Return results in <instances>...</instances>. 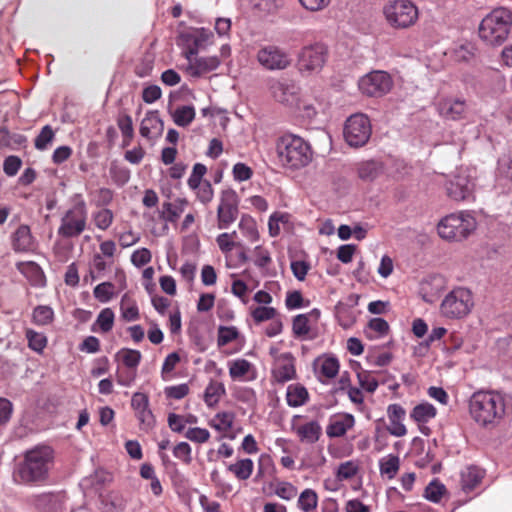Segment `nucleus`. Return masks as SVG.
<instances>
[{"mask_svg": "<svg viewBox=\"0 0 512 512\" xmlns=\"http://www.w3.org/2000/svg\"><path fill=\"white\" fill-rule=\"evenodd\" d=\"M296 359L290 352L281 353L275 357L272 367V378L275 382L284 384L296 378Z\"/></svg>", "mask_w": 512, "mask_h": 512, "instance_id": "17", "label": "nucleus"}, {"mask_svg": "<svg viewBox=\"0 0 512 512\" xmlns=\"http://www.w3.org/2000/svg\"><path fill=\"white\" fill-rule=\"evenodd\" d=\"M358 366L359 370L357 371V378L360 387L368 393H374L379 386V382L374 372L360 368L359 364Z\"/></svg>", "mask_w": 512, "mask_h": 512, "instance_id": "42", "label": "nucleus"}, {"mask_svg": "<svg viewBox=\"0 0 512 512\" xmlns=\"http://www.w3.org/2000/svg\"><path fill=\"white\" fill-rule=\"evenodd\" d=\"M318 495L311 488L304 489L298 498L297 506L303 512H312L317 508Z\"/></svg>", "mask_w": 512, "mask_h": 512, "instance_id": "40", "label": "nucleus"}, {"mask_svg": "<svg viewBox=\"0 0 512 512\" xmlns=\"http://www.w3.org/2000/svg\"><path fill=\"white\" fill-rule=\"evenodd\" d=\"M357 173L364 181H372L382 173V166L379 162L370 160L358 164Z\"/></svg>", "mask_w": 512, "mask_h": 512, "instance_id": "39", "label": "nucleus"}, {"mask_svg": "<svg viewBox=\"0 0 512 512\" xmlns=\"http://www.w3.org/2000/svg\"><path fill=\"white\" fill-rule=\"evenodd\" d=\"M115 314L111 308H104L97 316L95 325L99 326L102 333H108L114 325Z\"/></svg>", "mask_w": 512, "mask_h": 512, "instance_id": "53", "label": "nucleus"}, {"mask_svg": "<svg viewBox=\"0 0 512 512\" xmlns=\"http://www.w3.org/2000/svg\"><path fill=\"white\" fill-rule=\"evenodd\" d=\"M190 392L189 385L186 383H182L174 386H167L164 389V393L166 398L181 400L185 398Z\"/></svg>", "mask_w": 512, "mask_h": 512, "instance_id": "63", "label": "nucleus"}, {"mask_svg": "<svg viewBox=\"0 0 512 512\" xmlns=\"http://www.w3.org/2000/svg\"><path fill=\"white\" fill-rule=\"evenodd\" d=\"M400 469V458L397 455L389 454L379 460V471L382 477L392 480Z\"/></svg>", "mask_w": 512, "mask_h": 512, "instance_id": "33", "label": "nucleus"}, {"mask_svg": "<svg viewBox=\"0 0 512 512\" xmlns=\"http://www.w3.org/2000/svg\"><path fill=\"white\" fill-rule=\"evenodd\" d=\"M309 393L306 387L300 383L290 384L286 391V401L290 407H300L307 403Z\"/></svg>", "mask_w": 512, "mask_h": 512, "instance_id": "29", "label": "nucleus"}, {"mask_svg": "<svg viewBox=\"0 0 512 512\" xmlns=\"http://www.w3.org/2000/svg\"><path fill=\"white\" fill-rule=\"evenodd\" d=\"M254 469V463L251 459H240L234 464L228 466L230 471L238 480L244 481L251 477Z\"/></svg>", "mask_w": 512, "mask_h": 512, "instance_id": "38", "label": "nucleus"}, {"mask_svg": "<svg viewBox=\"0 0 512 512\" xmlns=\"http://www.w3.org/2000/svg\"><path fill=\"white\" fill-rule=\"evenodd\" d=\"M131 407L140 423V429L148 431L155 424V417L149 408V398L146 394L136 392L131 399Z\"/></svg>", "mask_w": 512, "mask_h": 512, "instance_id": "19", "label": "nucleus"}, {"mask_svg": "<svg viewBox=\"0 0 512 512\" xmlns=\"http://www.w3.org/2000/svg\"><path fill=\"white\" fill-rule=\"evenodd\" d=\"M273 98L286 106H298L300 100V88L292 82L274 81L270 85Z\"/></svg>", "mask_w": 512, "mask_h": 512, "instance_id": "18", "label": "nucleus"}, {"mask_svg": "<svg viewBox=\"0 0 512 512\" xmlns=\"http://www.w3.org/2000/svg\"><path fill=\"white\" fill-rule=\"evenodd\" d=\"M214 34L207 28L196 29L193 34V42L196 46L205 48L213 43Z\"/></svg>", "mask_w": 512, "mask_h": 512, "instance_id": "62", "label": "nucleus"}, {"mask_svg": "<svg viewBox=\"0 0 512 512\" xmlns=\"http://www.w3.org/2000/svg\"><path fill=\"white\" fill-rule=\"evenodd\" d=\"M484 475V470L477 466L466 467L461 472V486L463 491L467 493L473 491L481 483Z\"/></svg>", "mask_w": 512, "mask_h": 512, "instance_id": "28", "label": "nucleus"}, {"mask_svg": "<svg viewBox=\"0 0 512 512\" xmlns=\"http://www.w3.org/2000/svg\"><path fill=\"white\" fill-rule=\"evenodd\" d=\"M118 356L121 358L122 363L128 369L133 370H136L142 358L140 351L128 348L121 349L118 353Z\"/></svg>", "mask_w": 512, "mask_h": 512, "instance_id": "50", "label": "nucleus"}, {"mask_svg": "<svg viewBox=\"0 0 512 512\" xmlns=\"http://www.w3.org/2000/svg\"><path fill=\"white\" fill-rule=\"evenodd\" d=\"M235 415L232 412H219L210 421V426L219 432L227 433L233 425Z\"/></svg>", "mask_w": 512, "mask_h": 512, "instance_id": "41", "label": "nucleus"}, {"mask_svg": "<svg viewBox=\"0 0 512 512\" xmlns=\"http://www.w3.org/2000/svg\"><path fill=\"white\" fill-rule=\"evenodd\" d=\"M173 455L185 465L192 463V449L187 442H179L173 448Z\"/></svg>", "mask_w": 512, "mask_h": 512, "instance_id": "59", "label": "nucleus"}, {"mask_svg": "<svg viewBox=\"0 0 512 512\" xmlns=\"http://www.w3.org/2000/svg\"><path fill=\"white\" fill-rule=\"evenodd\" d=\"M392 86V78L384 71H373L359 81L361 92L371 97H381L387 94Z\"/></svg>", "mask_w": 512, "mask_h": 512, "instance_id": "14", "label": "nucleus"}, {"mask_svg": "<svg viewBox=\"0 0 512 512\" xmlns=\"http://www.w3.org/2000/svg\"><path fill=\"white\" fill-rule=\"evenodd\" d=\"M469 414L475 423L486 429L495 428L505 414L504 395L497 391H476L469 399Z\"/></svg>", "mask_w": 512, "mask_h": 512, "instance_id": "2", "label": "nucleus"}, {"mask_svg": "<svg viewBox=\"0 0 512 512\" xmlns=\"http://www.w3.org/2000/svg\"><path fill=\"white\" fill-rule=\"evenodd\" d=\"M291 432L304 445H313L322 436V427L317 420H308L306 416L294 415L291 419Z\"/></svg>", "mask_w": 512, "mask_h": 512, "instance_id": "13", "label": "nucleus"}, {"mask_svg": "<svg viewBox=\"0 0 512 512\" xmlns=\"http://www.w3.org/2000/svg\"><path fill=\"white\" fill-rule=\"evenodd\" d=\"M276 153L281 165L291 170L304 168L313 159L311 145L302 137L290 133L277 139Z\"/></svg>", "mask_w": 512, "mask_h": 512, "instance_id": "3", "label": "nucleus"}, {"mask_svg": "<svg viewBox=\"0 0 512 512\" xmlns=\"http://www.w3.org/2000/svg\"><path fill=\"white\" fill-rule=\"evenodd\" d=\"M371 133V123L365 114H353L345 122L343 135L345 141L351 147L364 146L370 139Z\"/></svg>", "mask_w": 512, "mask_h": 512, "instance_id": "10", "label": "nucleus"}, {"mask_svg": "<svg viewBox=\"0 0 512 512\" xmlns=\"http://www.w3.org/2000/svg\"><path fill=\"white\" fill-rule=\"evenodd\" d=\"M436 414H437L436 408L432 404H430L428 402H423V403L416 405L412 409V411L410 413V417L412 420H414L418 424H421V423H427L428 421L433 419L436 416Z\"/></svg>", "mask_w": 512, "mask_h": 512, "instance_id": "37", "label": "nucleus"}, {"mask_svg": "<svg viewBox=\"0 0 512 512\" xmlns=\"http://www.w3.org/2000/svg\"><path fill=\"white\" fill-rule=\"evenodd\" d=\"M27 142L26 136L12 133L7 128H0V148L18 149Z\"/></svg>", "mask_w": 512, "mask_h": 512, "instance_id": "36", "label": "nucleus"}, {"mask_svg": "<svg viewBox=\"0 0 512 512\" xmlns=\"http://www.w3.org/2000/svg\"><path fill=\"white\" fill-rule=\"evenodd\" d=\"M226 389L223 383L210 381L204 391V402L208 407L216 406L225 395Z\"/></svg>", "mask_w": 512, "mask_h": 512, "instance_id": "35", "label": "nucleus"}, {"mask_svg": "<svg viewBox=\"0 0 512 512\" xmlns=\"http://www.w3.org/2000/svg\"><path fill=\"white\" fill-rule=\"evenodd\" d=\"M354 424L355 419L351 414L334 415L330 418L326 427V434L329 438L342 437L353 428Z\"/></svg>", "mask_w": 512, "mask_h": 512, "instance_id": "26", "label": "nucleus"}, {"mask_svg": "<svg viewBox=\"0 0 512 512\" xmlns=\"http://www.w3.org/2000/svg\"><path fill=\"white\" fill-rule=\"evenodd\" d=\"M107 267L108 263L105 261L104 257L99 253L94 254L89 267L92 280L101 278Z\"/></svg>", "mask_w": 512, "mask_h": 512, "instance_id": "54", "label": "nucleus"}, {"mask_svg": "<svg viewBox=\"0 0 512 512\" xmlns=\"http://www.w3.org/2000/svg\"><path fill=\"white\" fill-rule=\"evenodd\" d=\"M512 28V11L499 7L486 15L479 25V36L489 45H501Z\"/></svg>", "mask_w": 512, "mask_h": 512, "instance_id": "4", "label": "nucleus"}, {"mask_svg": "<svg viewBox=\"0 0 512 512\" xmlns=\"http://www.w3.org/2000/svg\"><path fill=\"white\" fill-rule=\"evenodd\" d=\"M87 221L86 202L81 195H77L73 205L63 213L57 234L64 239L77 238L86 230Z\"/></svg>", "mask_w": 512, "mask_h": 512, "instance_id": "7", "label": "nucleus"}, {"mask_svg": "<svg viewBox=\"0 0 512 512\" xmlns=\"http://www.w3.org/2000/svg\"><path fill=\"white\" fill-rule=\"evenodd\" d=\"M25 335L30 349L36 352H42L47 346V337L43 333L28 328L25 331Z\"/></svg>", "mask_w": 512, "mask_h": 512, "instance_id": "51", "label": "nucleus"}, {"mask_svg": "<svg viewBox=\"0 0 512 512\" xmlns=\"http://www.w3.org/2000/svg\"><path fill=\"white\" fill-rule=\"evenodd\" d=\"M54 320V311L50 306L39 305L34 308L32 314V321L36 325L45 326L52 323Z\"/></svg>", "mask_w": 512, "mask_h": 512, "instance_id": "48", "label": "nucleus"}, {"mask_svg": "<svg viewBox=\"0 0 512 512\" xmlns=\"http://www.w3.org/2000/svg\"><path fill=\"white\" fill-rule=\"evenodd\" d=\"M120 312L122 319L128 322L136 321L140 318L137 302L128 293H125L121 298Z\"/></svg>", "mask_w": 512, "mask_h": 512, "instance_id": "34", "label": "nucleus"}, {"mask_svg": "<svg viewBox=\"0 0 512 512\" xmlns=\"http://www.w3.org/2000/svg\"><path fill=\"white\" fill-rule=\"evenodd\" d=\"M329 58V48L323 42L303 46L297 57V67L301 74L311 76L322 71Z\"/></svg>", "mask_w": 512, "mask_h": 512, "instance_id": "8", "label": "nucleus"}, {"mask_svg": "<svg viewBox=\"0 0 512 512\" xmlns=\"http://www.w3.org/2000/svg\"><path fill=\"white\" fill-rule=\"evenodd\" d=\"M386 21L395 29H406L418 20V8L410 0H392L383 8Z\"/></svg>", "mask_w": 512, "mask_h": 512, "instance_id": "9", "label": "nucleus"}, {"mask_svg": "<svg viewBox=\"0 0 512 512\" xmlns=\"http://www.w3.org/2000/svg\"><path fill=\"white\" fill-rule=\"evenodd\" d=\"M206 172L207 168L204 164L196 163L193 166L192 173L187 180L188 187L191 190H195L197 187H199V185L204 182L202 181V178L206 174Z\"/></svg>", "mask_w": 512, "mask_h": 512, "instance_id": "60", "label": "nucleus"}, {"mask_svg": "<svg viewBox=\"0 0 512 512\" xmlns=\"http://www.w3.org/2000/svg\"><path fill=\"white\" fill-rule=\"evenodd\" d=\"M229 376L233 381L248 382L256 378L255 366L244 358L230 360L227 363Z\"/></svg>", "mask_w": 512, "mask_h": 512, "instance_id": "24", "label": "nucleus"}, {"mask_svg": "<svg viewBox=\"0 0 512 512\" xmlns=\"http://www.w3.org/2000/svg\"><path fill=\"white\" fill-rule=\"evenodd\" d=\"M37 242L28 225H20L11 235V246L16 253L33 252Z\"/></svg>", "mask_w": 512, "mask_h": 512, "instance_id": "23", "label": "nucleus"}, {"mask_svg": "<svg viewBox=\"0 0 512 512\" xmlns=\"http://www.w3.org/2000/svg\"><path fill=\"white\" fill-rule=\"evenodd\" d=\"M359 470L360 463L358 460H348L338 466L335 476L340 481L349 480L356 476Z\"/></svg>", "mask_w": 512, "mask_h": 512, "instance_id": "45", "label": "nucleus"}, {"mask_svg": "<svg viewBox=\"0 0 512 512\" xmlns=\"http://www.w3.org/2000/svg\"><path fill=\"white\" fill-rule=\"evenodd\" d=\"M164 131V122L158 110H150L140 124V135L150 141L160 138Z\"/></svg>", "mask_w": 512, "mask_h": 512, "instance_id": "22", "label": "nucleus"}, {"mask_svg": "<svg viewBox=\"0 0 512 512\" xmlns=\"http://www.w3.org/2000/svg\"><path fill=\"white\" fill-rule=\"evenodd\" d=\"M238 228L242 235L251 243L257 242L259 240L260 234L258 225L252 216L243 214L238 223Z\"/></svg>", "mask_w": 512, "mask_h": 512, "instance_id": "31", "label": "nucleus"}, {"mask_svg": "<svg viewBox=\"0 0 512 512\" xmlns=\"http://www.w3.org/2000/svg\"><path fill=\"white\" fill-rule=\"evenodd\" d=\"M320 318V311L313 309L308 313L298 314L292 320V332L295 338L306 340L312 339L310 335L313 325H316Z\"/></svg>", "mask_w": 512, "mask_h": 512, "instance_id": "20", "label": "nucleus"}, {"mask_svg": "<svg viewBox=\"0 0 512 512\" xmlns=\"http://www.w3.org/2000/svg\"><path fill=\"white\" fill-rule=\"evenodd\" d=\"M475 306L474 294L471 289L464 286H455L443 297L439 312L448 320H461L466 318Z\"/></svg>", "mask_w": 512, "mask_h": 512, "instance_id": "5", "label": "nucleus"}, {"mask_svg": "<svg viewBox=\"0 0 512 512\" xmlns=\"http://www.w3.org/2000/svg\"><path fill=\"white\" fill-rule=\"evenodd\" d=\"M53 459L54 451L47 445H39L26 451L24 460L13 474L14 480L28 485L44 483L48 478Z\"/></svg>", "mask_w": 512, "mask_h": 512, "instance_id": "1", "label": "nucleus"}, {"mask_svg": "<svg viewBox=\"0 0 512 512\" xmlns=\"http://www.w3.org/2000/svg\"><path fill=\"white\" fill-rule=\"evenodd\" d=\"M476 225L471 214L461 211L443 217L437 225V232L446 241H461L476 229Z\"/></svg>", "mask_w": 512, "mask_h": 512, "instance_id": "6", "label": "nucleus"}, {"mask_svg": "<svg viewBox=\"0 0 512 512\" xmlns=\"http://www.w3.org/2000/svg\"><path fill=\"white\" fill-rule=\"evenodd\" d=\"M195 109L193 106H179L173 113V121L180 127H186L195 119Z\"/></svg>", "mask_w": 512, "mask_h": 512, "instance_id": "43", "label": "nucleus"}, {"mask_svg": "<svg viewBox=\"0 0 512 512\" xmlns=\"http://www.w3.org/2000/svg\"><path fill=\"white\" fill-rule=\"evenodd\" d=\"M255 57L257 62L269 71L285 70L292 63L290 54L274 44L261 46Z\"/></svg>", "mask_w": 512, "mask_h": 512, "instance_id": "11", "label": "nucleus"}, {"mask_svg": "<svg viewBox=\"0 0 512 512\" xmlns=\"http://www.w3.org/2000/svg\"><path fill=\"white\" fill-rule=\"evenodd\" d=\"M313 369L316 378L325 384L338 375L340 363L334 356L322 355L314 360Z\"/></svg>", "mask_w": 512, "mask_h": 512, "instance_id": "21", "label": "nucleus"}, {"mask_svg": "<svg viewBox=\"0 0 512 512\" xmlns=\"http://www.w3.org/2000/svg\"><path fill=\"white\" fill-rule=\"evenodd\" d=\"M253 261L260 269L268 267L272 262L269 250L262 245L256 246L253 249Z\"/></svg>", "mask_w": 512, "mask_h": 512, "instance_id": "56", "label": "nucleus"}, {"mask_svg": "<svg viewBox=\"0 0 512 512\" xmlns=\"http://www.w3.org/2000/svg\"><path fill=\"white\" fill-rule=\"evenodd\" d=\"M237 237L236 231H233L231 233H221L216 237V243L220 249V251L228 256V254L235 248V247H241L242 244L235 241V238Z\"/></svg>", "mask_w": 512, "mask_h": 512, "instance_id": "44", "label": "nucleus"}, {"mask_svg": "<svg viewBox=\"0 0 512 512\" xmlns=\"http://www.w3.org/2000/svg\"><path fill=\"white\" fill-rule=\"evenodd\" d=\"M55 137V133L50 125H45L36 136L34 145L38 150H45Z\"/></svg>", "mask_w": 512, "mask_h": 512, "instance_id": "57", "label": "nucleus"}, {"mask_svg": "<svg viewBox=\"0 0 512 512\" xmlns=\"http://www.w3.org/2000/svg\"><path fill=\"white\" fill-rule=\"evenodd\" d=\"M475 184L464 170H459L445 184L448 197L454 201L473 199Z\"/></svg>", "mask_w": 512, "mask_h": 512, "instance_id": "15", "label": "nucleus"}, {"mask_svg": "<svg viewBox=\"0 0 512 512\" xmlns=\"http://www.w3.org/2000/svg\"><path fill=\"white\" fill-rule=\"evenodd\" d=\"M436 110L445 120L459 121L467 117L469 106L462 98L447 96L437 101Z\"/></svg>", "mask_w": 512, "mask_h": 512, "instance_id": "16", "label": "nucleus"}, {"mask_svg": "<svg viewBox=\"0 0 512 512\" xmlns=\"http://www.w3.org/2000/svg\"><path fill=\"white\" fill-rule=\"evenodd\" d=\"M446 492L445 486L437 480H433L428 484L425 489L424 496L426 499L432 502H439Z\"/></svg>", "mask_w": 512, "mask_h": 512, "instance_id": "58", "label": "nucleus"}, {"mask_svg": "<svg viewBox=\"0 0 512 512\" xmlns=\"http://www.w3.org/2000/svg\"><path fill=\"white\" fill-rule=\"evenodd\" d=\"M116 122L122 135V146L127 147L131 144L134 138L132 117L126 112H120Z\"/></svg>", "mask_w": 512, "mask_h": 512, "instance_id": "32", "label": "nucleus"}, {"mask_svg": "<svg viewBox=\"0 0 512 512\" xmlns=\"http://www.w3.org/2000/svg\"><path fill=\"white\" fill-rule=\"evenodd\" d=\"M239 214V197L235 190L226 189L221 192L217 207V227L228 229Z\"/></svg>", "mask_w": 512, "mask_h": 512, "instance_id": "12", "label": "nucleus"}, {"mask_svg": "<svg viewBox=\"0 0 512 512\" xmlns=\"http://www.w3.org/2000/svg\"><path fill=\"white\" fill-rule=\"evenodd\" d=\"M240 337V332L235 326H219L217 333V346L222 348Z\"/></svg>", "mask_w": 512, "mask_h": 512, "instance_id": "47", "label": "nucleus"}, {"mask_svg": "<svg viewBox=\"0 0 512 512\" xmlns=\"http://www.w3.org/2000/svg\"><path fill=\"white\" fill-rule=\"evenodd\" d=\"M115 286L111 282H103L98 284L94 290V297L101 303L109 302L114 296Z\"/></svg>", "mask_w": 512, "mask_h": 512, "instance_id": "55", "label": "nucleus"}, {"mask_svg": "<svg viewBox=\"0 0 512 512\" xmlns=\"http://www.w3.org/2000/svg\"><path fill=\"white\" fill-rule=\"evenodd\" d=\"M93 195V202L95 206L105 208V206H108L114 197V193L109 188H99L98 190L94 191L92 193Z\"/></svg>", "mask_w": 512, "mask_h": 512, "instance_id": "61", "label": "nucleus"}, {"mask_svg": "<svg viewBox=\"0 0 512 512\" xmlns=\"http://www.w3.org/2000/svg\"><path fill=\"white\" fill-rule=\"evenodd\" d=\"M92 218L95 226L98 229L105 231L112 225L114 221V213L108 208H102L94 212Z\"/></svg>", "mask_w": 512, "mask_h": 512, "instance_id": "49", "label": "nucleus"}, {"mask_svg": "<svg viewBox=\"0 0 512 512\" xmlns=\"http://www.w3.org/2000/svg\"><path fill=\"white\" fill-rule=\"evenodd\" d=\"M447 284V280L440 274L428 275L420 283V293L425 302H432L433 298L442 292Z\"/></svg>", "mask_w": 512, "mask_h": 512, "instance_id": "25", "label": "nucleus"}, {"mask_svg": "<svg viewBox=\"0 0 512 512\" xmlns=\"http://www.w3.org/2000/svg\"><path fill=\"white\" fill-rule=\"evenodd\" d=\"M497 173L498 181L501 179L512 181V154L498 161Z\"/></svg>", "mask_w": 512, "mask_h": 512, "instance_id": "64", "label": "nucleus"}, {"mask_svg": "<svg viewBox=\"0 0 512 512\" xmlns=\"http://www.w3.org/2000/svg\"><path fill=\"white\" fill-rule=\"evenodd\" d=\"M17 269L25 275H31L34 277L36 284H42L44 279L43 271L41 270L40 266L32 261L29 262H19L17 263Z\"/></svg>", "mask_w": 512, "mask_h": 512, "instance_id": "52", "label": "nucleus"}, {"mask_svg": "<svg viewBox=\"0 0 512 512\" xmlns=\"http://www.w3.org/2000/svg\"><path fill=\"white\" fill-rule=\"evenodd\" d=\"M389 331V324L383 318H373L368 322L365 333L370 339L386 335Z\"/></svg>", "mask_w": 512, "mask_h": 512, "instance_id": "46", "label": "nucleus"}, {"mask_svg": "<svg viewBox=\"0 0 512 512\" xmlns=\"http://www.w3.org/2000/svg\"><path fill=\"white\" fill-rule=\"evenodd\" d=\"M219 65L220 60L217 56L195 57L188 63L186 71L192 77H201L216 70Z\"/></svg>", "mask_w": 512, "mask_h": 512, "instance_id": "27", "label": "nucleus"}, {"mask_svg": "<svg viewBox=\"0 0 512 512\" xmlns=\"http://www.w3.org/2000/svg\"><path fill=\"white\" fill-rule=\"evenodd\" d=\"M188 201L178 198L174 203L164 202L162 205L161 218L167 222L175 223L183 213Z\"/></svg>", "mask_w": 512, "mask_h": 512, "instance_id": "30", "label": "nucleus"}]
</instances>
